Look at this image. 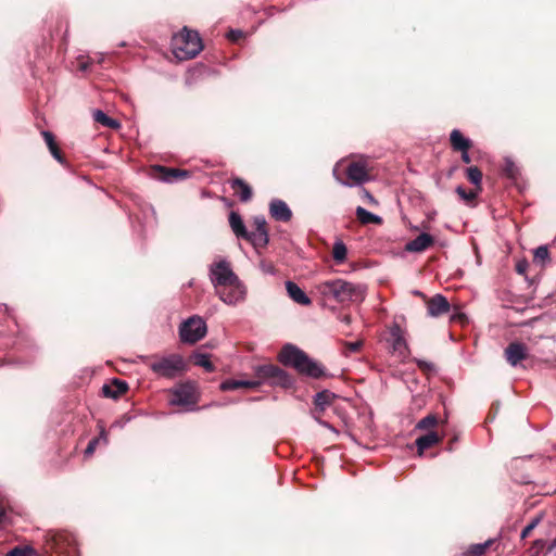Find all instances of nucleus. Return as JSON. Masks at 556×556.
Wrapping results in <instances>:
<instances>
[{"instance_id": "4468645a", "label": "nucleus", "mask_w": 556, "mask_h": 556, "mask_svg": "<svg viewBox=\"0 0 556 556\" xmlns=\"http://www.w3.org/2000/svg\"><path fill=\"white\" fill-rule=\"evenodd\" d=\"M154 170L160 173L159 179L167 184H172L190 177V173L188 170L179 168H169L162 165L154 166Z\"/></svg>"}, {"instance_id": "f8f14e48", "label": "nucleus", "mask_w": 556, "mask_h": 556, "mask_svg": "<svg viewBox=\"0 0 556 556\" xmlns=\"http://www.w3.org/2000/svg\"><path fill=\"white\" fill-rule=\"evenodd\" d=\"M505 359L511 367H517L521 361L529 357L528 348L521 342L509 343L504 351Z\"/></svg>"}, {"instance_id": "c85d7f7f", "label": "nucleus", "mask_w": 556, "mask_h": 556, "mask_svg": "<svg viewBox=\"0 0 556 556\" xmlns=\"http://www.w3.org/2000/svg\"><path fill=\"white\" fill-rule=\"evenodd\" d=\"M108 441H109L108 433H106L105 429L103 427H101L99 437L93 438L89 441V443L85 450V456H91L94 453L96 447L100 442H103V444H108Z\"/></svg>"}, {"instance_id": "9d476101", "label": "nucleus", "mask_w": 556, "mask_h": 556, "mask_svg": "<svg viewBox=\"0 0 556 556\" xmlns=\"http://www.w3.org/2000/svg\"><path fill=\"white\" fill-rule=\"evenodd\" d=\"M390 346L391 352L404 361L409 354L408 344L404 338L403 330L399 324L390 327Z\"/></svg>"}, {"instance_id": "09e8293b", "label": "nucleus", "mask_w": 556, "mask_h": 556, "mask_svg": "<svg viewBox=\"0 0 556 556\" xmlns=\"http://www.w3.org/2000/svg\"><path fill=\"white\" fill-rule=\"evenodd\" d=\"M469 150H462V161L466 164L470 163L471 162V157L468 153Z\"/></svg>"}, {"instance_id": "20e7f679", "label": "nucleus", "mask_w": 556, "mask_h": 556, "mask_svg": "<svg viewBox=\"0 0 556 556\" xmlns=\"http://www.w3.org/2000/svg\"><path fill=\"white\" fill-rule=\"evenodd\" d=\"M255 382L262 384H269L273 387L279 386L285 389L293 387L294 379L280 367L273 364H264L254 367Z\"/></svg>"}, {"instance_id": "e433bc0d", "label": "nucleus", "mask_w": 556, "mask_h": 556, "mask_svg": "<svg viewBox=\"0 0 556 556\" xmlns=\"http://www.w3.org/2000/svg\"><path fill=\"white\" fill-rule=\"evenodd\" d=\"M194 364L203 367L208 372H212L215 369L213 363L210 361V357L206 354L195 355Z\"/></svg>"}, {"instance_id": "6ab92c4d", "label": "nucleus", "mask_w": 556, "mask_h": 556, "mask_svg": "<svg viewBox=\"0 0 556 556\" xmlns=\"http://www.w3.org/2000/svg\"><path fill=\"white\" fill-rule=\"evenodd\" d=\"M288 295L298 304L309 305L312 303L307 294L293 281L286 282Z\"/></svg>"}, {"instance_id": "f704fd0d", "label": "nucleus", "mask_w": 556, "mask_h": 556, "mask_svg": "<svg viewBox=\"0 0 556 556\" xmlns=\"http://www.w3.org/2000/svg\"><path fill=\"white\" fill-rule=\"evenodd\" d=\"M437 422H438L437 416L433 414H429L426 417L421 418L417 422L415 428L417 430H428V429L434 427L437 425Z\"/></svg>"}, {"instance_id": "ddd939ff", "label": "nucleus", "mask_w": 556, "mask_h": 556, "mask_svg": "<svg viewBox=\"0 0 556 556\" xmlns=\"http://www.w3.org/2000/svg\"><path fill=\"white\" fill-rule=\"evenodd\" d=\"M450 309L451 305L447 299L440 293L433 295L427 302V313L430 317H439L448 313Z\"/></svg>"}, {"instance_id": "de8ad7c7", "label": "nucleus", "mask_w": 556, "mask_h": 556, "mask_svg": "<svg viewBox=\"0 0 556 556\" xmlns=\"http://www.w3.org/2000/svg\"><path fill=\"white\" fill-rule=\"evenodd\" d=\"M261 267H262L263 271L266 273V274H274L275 273L274 267L270 264L262 263Z\"/></svg>"}, {"instance_id": "dca6fc26", "label": "nucleus", "mask_w": 556, "mask_h": 556, "mask_svg": "<svg viewBox=\"0 0 556 556\" xmlns=\"http://www.w3.org/2000/svg\"><path fill=\"white\" fill-rule=\"evenodd\" d=\"M434 243V238L427 233L421 232L413 240L408 241L405 245V250L407 252H415L420 253L426 251L429 247H431Z\"/></svg>"}, {"instance_id": "7ed1b4c3", "label": "nucleus", "mask_w": 556, "mask_h": 556, "mask_svg": "<svg viewBox=\"0 0 556 556\" xmlns=\"http://www.w3.org/2000/svg\"><path fill=\"white\" fill-rule=\"evenodd\" d=\"M172 47L175 56L179 60L193 59L203 49L198 31L190 30L187 27H184L179 34L173 37Z\"/></svg>"}, {"instance_id": "cd10ccee", "label": "nucleus", "mask_w": 556, "mask_h": 556, "mask_svg": "<svg viewBox=\"0 0 556 556\" xmlns=\"http://www.w3.org/2000/svg\"><path fill=\"white\" fill-rule=\"evenodd\" d=\"M93 119L102 126L109 127L111 129H118L121 127V124L117 119L110 117L101 110L93 111Z\"/></svg>"}, {"instance_id": "864d4df0", "label": "nucleus", "mask_w": 556, "mask_h": 556, "mask_svg": "<svg viewBox=\"0 0 556 556\" xmlns=\"http://www.w3.org/2000/svg\"><path fill=\"white\" fill-rule=\"evenodd\" d=\"M318 421H319V424H320V425H323V426H325V427H327V428H331V427H330V425H329L328 422H326V421H320V420H318Z\"/></svg>"}, {"instance_id": "473e14b6", "label": "nucleus", "mask_w": 556, "mask_h": 556, "mask_svg": "<svg viewBox=\"0 0 556 556\" xmlns=\"http://www.w3.org/2000/svg\"><path fill=\"white\" fill-rule=\"evenodd\" d=\"M468 180L477 186L478 191L481 190L482 172L477 166L468 167L466 170Z\"/></svg>"}, {"instance_id": "aec40b11", "label": "nucleus", "mask_w": 556, "mask_h": 556, "mask_svg": "<svg viewBox=\"0 0 556 556\" xmlns=\"http://www.w3.org/2000/svg\"><path fill=\"white\" fill-rule=\"evenodd\" d=\"M229 226L237 238L245 239L248 230L241 215L238 212L231 211L229 213Z\"/></svg>"}, {"instance_id": "6e6552de", "label": "nucleus", "mask_w": 556, "mask_h": 556, "mask_svg": "<svg viewBox=\"0 0 556 556\" xmlns=\"http://www.w3.org/2000/svg\"><path fill=\"white\" fill-rule=\"evenodd\" d=\"M216 294L225 304L237 305L245 300L247 288L243 282L237 278L231 281V283H227L226 286H222L216 289Z\"/></svg>"}, {"instance_id": "72a5a7b5", "label": "nucleus", "mask_w": 556, "mask_h": 556, "mask_svg": "<svg viewBox=\"0 0 556 556\" xmlns=\"http://www.w3.org/2000/svg\"><path fill=\"white\" fill-rule=\"evenodd\" d=\"M503 173L508 178H516L519 175V169L510 157H505Z\"/></svg>"}, {"instance_id": "2eb2a0df", "label": "nucleus", "mask_w": 556, "mask_h": 556, "mask_svg": "<svg viewBox=\"0 0 556 556\" xmlns=\"http://www.w3.org/2000/svg\"><path fill=\"white\" fill-rule=\"evenodd\" d=\"M269 214L278 222L287 223L292 218V211L288 204L280 199H273L269 202Z\"/></svg>"}, {"instance_id": "a878e982", "label": "nucleus", "mask_w": 556, "mask_h": 556, "mask_svg": "<svg viewBox=\"0 0 556 556\" xmlns=\"http://www.w3.org/2000/svg\"><path fill=\"white\" fill-rule=\"evenodd\" d=\"M337 395L328 390L319 391L314 396V405L320 412H324L329 405L332 404Z\"/></svg>"}, {"instance_id": "6e6d98bb", "label": "nucleus", "mask_w": 556, "mask_h": 556, "mask_svg": "<svg viewBox=\"0 0 556 556\" xmlns=\"http://www.w3.org/2000/svg\"><path fill=\"white\" fill-rule=\"evenodd\" d=\"M414 294L419 295V296H424V294L420 291H414Z\"/></svg>"}, {"instance_id": "a211bd4d", "label": "nucleus", "mask_w": 556, "mask_h": 556, "mask_svg": "<svg viewBox=\"0 0 556 556\" xmlns=\"http://www.w3.org/2000/svg\"><path fill=\"white\" fill-rule=\"evenodd\" d=\"M346 175L355 184H363L368 180L366 166L361 162H352L349 164Z\"/></svg>"}, {"instance_id": "7c9ffc66", "label": "nucleus", "mask_w": 556, "mask_h": 556, "mask_svg": "<svg viewBox=\"0 0 556 556\" xmlns=\"http://www.w3.org/2000/svg\"><path fill=\"white\" fill-rule=\"evenodd\" d=\"M348 249L346 245L341 241H336L332 248L333 260L341 264L346 260Z\"/></svg>"}, {"instance_id": "ea45409f", "label": "nucleus", "mask_w": 556, "mask_h": 556, "mask_svg": "<svg viewBox=\"0 0 556 556\" xmlns=\"http://www.w3.org/2000/svg\"><path fill=\"white\" fill-rule=\"evenodd\" d=\"M549 252L546 245H541L534 250V260L540 262H545L548 260Z\"/></svg>"}, {"instance_id": "f257e3e1", "label": "nucleus", "mask_w": 556, "mask_h": 556, "mask_svg": "<svg viewBox=\"0 0 556 556\" xmlns=\"http://www.w3.org/2000/svg\"><path fill=\"white\" fill-rule=\"evenodd\" d=\"M319 292L327 299H332L340 304L349 302H362L366 295V287L344 279H332L318 286Z\"/></svg>"}, {"instance_id": "79ce46f5", "label": "nucleus", "mask_w": 556, "mask_h": 556, "mask_svg": "<svg viewBox=\"0 0 556 556\" xmlns=\"http://www.w3.org/2000/svg\"><path fill=\"white\" fill-rule=\"evenodd\" d=\"M416 365L419 369L424 371H433L435 369L434 365L430 362L424 361V359H415Z\"/></svg>"}, {"instance_id": "4be33fe9", "label": "nucleus", "mask_w": 556, "mask_h": 556, "mask_svg": "<svg viewBox=\"0 0 556 556\" xmlns=\"http://www.w3.org/2000/svg\"><path fill=\"white\" fill-rule=\"evenodd\" d=\"M440 442V437L435 431H429L425 435L416 440L418 455L421 456L424 452Z\"/></svg>"}, {"instance_id": "f03ea898", "label": "nucleus", "mask_w": 556, "mask_h": 556, "mask_svg": "<svg viewBox=\"0 0 556 556\" xmlns=\"http://www.w3.org/2000/svg\"><path fill=\"white\" fill-rule=\"evenodd\" d=\"M279 362L293 367L298 372L318 379L325 376V368L293 344H286L279 353Z\"/></svg>"}, {"instance_id": "a19ab883", "label": "nucleus", "mask_w": 556, "mask_h": 556, "mask_svg": "<svg viewBox=\"0 0 556 556\" xmlns=\"http://www.w3.org/2000/svg\"><path fill=\"white\" fill-rule=\"evenodd\" d=\"M13 523L10 513L0 506V528L7 527Z\"/></svg>"}, {"instance_id": "603ef678", "label": "nucleus", "mask_w": 556, "mask_h": 556, "mask_svg": "<svg viewBox=\"0 0 556 556\" xmlns=\"http://www.w3.org/2000/svg\"><path fill=\"white\" fill-rule=\"evenodd\" d=\"M340 320L346 325H349L351 323V316L350 315H343Z\"/></svg>"}, {"instance_id": "37998d69", "label": "nucleus", "mask_w": 556, "mask_h": 556, "mask_svg": "<svg viewBox=\"0 0 556 556\" xmlns=\"http://www.w3.org/2000/svg\"><path fill=\"white\" fill-rule=\"evenodd\" d=\"M362 342L355 341V342H346L345 343V354L356 353L361 350Z\"/></svg>"}, {"instance_id": "5701e85b", "label": "nucleus", "mask_w": 556, "mask_h": 556, "mask_svg": "<svg viewBox=\"0 0 556 556\" xmlns=\"http://www.w3.org/2000/svg\"><path fill=\"white\" fill-rule=\"evenodd\" d=\"M41 134H42L45 142L48 146L49 151L52 154V156L54 157V160H56L60 164L65 165L66 161H65L64 156L62 155V153L55 142L54 135L48 130H43Z\"/></svg>"}, {"instance_id": "4c0bfd02", "label": "nucleus", "mask_w": 556, "mask_h": 556, "mask_svg": "<svg viewBox=\"0 0 556 556\" xmlns=\"http://www.w3.org/2000/svg\"><path fill=\"white\" fill-rule=\"evenodd\" d=\"M456 193L466 202L473 201L478 197V191H467L464 187L458 186L456 188Z\"/></svg>"}, {"instance_id": "423d86ee", "label": "nucleus", "mask_w": 556, "mask_h": 556, "mask_svg": "<svg viewBox=\"0 0 556 556\" xmlns=\"http://www.w3.org/2000/svg\"><path fill=\"white\" fill-rule=\"evenodd\" d=\"M207 332L205 321L200 316H191L179 327V338L182 343L194 344L202 340Z\"/></svg>"}, {"instance_id": "c9c22d12", "label": "nucleus", "mask_w": 556, "mask_h": 556, "mask_svg": "<svg viewBox=\"0 0 556 556\" xmlns=\"http://www.w3.org/2000/svg\"><path fill=\"white\" fill-rule=\"evenodd\" d=\"M542 519L543 513H540L534 518H532V520L521 531L520 538L526 539L532 532V530H534L540 525Z\"/></svg>"}, {"instance_id": "39448f33", "label": "nucleus", "mask_w": 556, "mask_h": 556, "mask_svg": "<svg viewBox=\"0 0 556 556\" xmlns=\"http://www.w3.org/2000/svg\"><path fill=\"white\" fill-rule=\"evenodd\" d=\"M149 368L159 377L174 379L185 371L186 363L181 355L169 354L162 357H154L149 364Z\"/></svg>"}, {"instance_id": "bb28decb", "label": "nucleus", "mask_w": 556, "mask_h": 556, "mask_svg": "<svg viewBox=\"0 0 556 556\" xmlns=\"http://www.w3.org/2000/svg\"><path fill=\"white\" fill-rule=\"evenodd\" d=\"M355 214L357 219L364 225L382 223V218L380 216L367 211L362 206L356 208Z\"/></svg>"}, {"instance_id": "5fc2aeb1", "label": "nucleus", "mask_w": 556, "mask_h": 556, "mask_svg": "<svg viewBox=\"0 0 556 556\" xmlns=\"http://www.w3.org/2000/svg\"><path fill=\"white\" fill-rule=\"evenodd\" d=\"M338 180H339L343 186H352L351 184H348V182H345V181H342V180H340L339 178H338Z\"/></svg>"}, {"instance_id": "1a4fd4ad", "label": "nucleus", "mask_w": 556, "mask_h": 556, "mask_svg": "<svg viewBox=\"0 0 556 556\" xmlns=\"http://www.w3.org/2000/svg\"><path fill=\"white\" fill-rule=\"evenodd\" d=\"M173 397L170 399V404L174 406H184L187 410L195 409V389L193 384L187 382L178 386L173 390Z\"/></svg>"}, {"instance_id": "393cba45", "label": "nucleus", "mask_w": 556, "mask_h": 556, "mask_svg": "<svg viewBox=\"0 0 556 556\" xmlns=\"http://www.w3.org/2000/svg\"><path fill=\"white\" fill-rule=\"evenodd\" d=\"M230 186L233 190H239V199L242 202H248L252 199V188L241 178H233L230 181Z\"/></svg>"}, {"instance_id": "9b49d317", "label": "nucleus", "mask_w": 556, "mask_h": 556, "mask_svg": "<svg viewBox=\"0 0 556 556\" xmlns=\"http://www.w3.org/2000/svg\"><path fill=\"white\" fill-rule=\"evenodd\" d=\"M254 231H248V237L244 240L251 242L254 247L264 248L268 244L269 237L268 230L266 227V220L264 216H255L254 217Z\"/></svg>"}, {"instance_id": "0eeeda50", "label": "nucleus", "mask_w": 556, "mask_h": 556, "mask_svg": "<svg viewBox=\"0 0 556 556\" xmlns=\"http://www.w3.org/2000/svg\"><path fill=\"white\" fill-rule=\"evenodd\" d=\"M208 277L215 289L231 283V281L239 278L231 269L230 263L224 258L210 265Z\"/></svg>"}, {"instance_id": "c756f323", "label": "nucleus", "mask_w": 556, "mask_h": 556, "mask_svg": "<svg viewBox=\"0 0 556 556\" xmlns=\"http://www.w3.org/2000/svg\"><path fill=\"white\" fill-rule=\"evenodd\" d=\"M5 556H38V552L30 545H18L10 549Z\"/></svg>"}, {"instance_id": "8fccbe9b", "label": "nucleus", "mask_w": 556, "mask_h": 556, "mask_svg": "<svg viewBox=\"0 0 556 556\" xmlns=\"http://www.w3.org/2000/svg\"><path fill=\"white\" fill-rule=\"evenodd\" d=\"M547 552L551 553L553 556H556V538L547 546Z\"/></svg>"}, {"instance_id": "58836bf2", "label": "nucleus", "mask_w": 556, "mask_h": 556, "mask_svg": "<svg viewBox=\"0 0 556 556\" xmlns=\"http://www.w3.org/2000/svg\"><path fill=\"white\" fill-rule=\"evenodd\" d=\"M545 545L546 542L543 539H538L533 541L531 547L529 548L530 556H539L545 548Z\"/></svg>"}, {"instance_id": "412c9836", "label": "nucleus", "mask_w": 556, "mask_h": 556, "mask_svg": "<svg viewBox=\"0 0 556 556\" xmlns=\"http://www.w3.org/2000/svg\"><path fill=\"white\" fill-rule=\"evenodd\" d=\"M258 387H260V382H255V379H252V380L227 379L220 383L219 389L222 391H233L239 388L257 389Z\"/></svg>"}, {"instance_id": "c03bdc74", "label": "nucleus", "mask_w": 556, "mask_h": 556, "mask_svg": "<svg viewBox=\"0 0 556 556\" xmlns=\"http://www.w3.org/2000/svg\"><path fill=\"white\" fill-rule=\"evenodd\" d=\"M362 198L370 204H377L375 197L365 188H362Z\"/></svg>"}, {"instance_id": "3c124183", "label": "nucleus", "mask_w": 556, "mask_h": 556, "mask_svg": "<svg viewBox=\"0 0 556 556\" xmlns=\"http://www.w3.org/2000/svg\"><path fill=\"white\" fill-rule=\"evenodd\" d=\"M516 269L519 274H523L527 269V263H518Z\"/></svg>"}, {"instance_id": "2f4dec72", "label": "nucleus", "mask_w": 556, "mask_h": 556, "mask_svg": "<svg viewBox=\"0 0 556 556\" xmlns=\"http://www.w3.org/2000/svg\"><path fill=\"white\" fill-rule=\"evenodd\" d=\"M492 540H488L484 543L472 544L468 547V549L463 554V556H482L486 548L491 545Z\"/></svg>"}, {"instance_id": "f3484780", "label": "nucleus", "mask_w": 556, "mask_h": 556, "mask_svg": "<svg viewBox=\"0 0 556 556\" xmlns=\"http://www.w3.org/2000/svg\"><path fill=\"white\" fill-rule=\"evenodd\" d=\"M128 390L126 381L121 379H113L111 383L102 387V392L105 397L117 399Z\"/></svg>"}, {"instance_id": "a18cd8bd", "label": "nucleus", "mask_w": 556, "mask_h": 556, "mask_svg": "<svg viewBox=\"0 0 556 556\" xmlns=\"http://www.w3.org/2000/svg\"><path fill=\"white\" fill-rule=\"evenodd\" d=\"M242 36V31L238 29H231L228 34V38L231 40H237Z\"/></svg>"}, {"instance_id": "b1692460", "label": "nucleus", "mask_w": 556, "mask_h": 556, "mask_svg": "<svg viewBox=\"0 0 556 556\" xmlns=\"http://www.w3.org/2000/svg\"><path fill=\"white\" fill-rule=\"evenodd\" d=\"M450 141L454 151L469 150L471 147V140L464 137L458 129L452 130Z\"/></svg>"}, {"instance_id": "49530a36", "label": "nucleus", "mask_w": 556, "mask_h": 556, "mask_svg": "<svg viewBox=\"0 0 556 556\" xmlns=\"http://www.w3.org/2000/svg\"><path fill=\"white\" fill-rule=\"evenodd\" d=\"M466 319L465 314L463 313H455L451 316V321H459L463 323V320Z\"/></svg>"}]
</instances>
